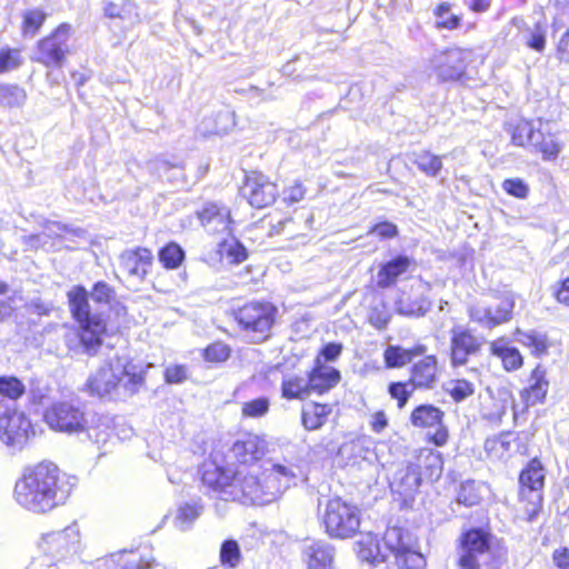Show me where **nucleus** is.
I'll return each instance as SVG.
<instances>
[{
	"label": "nucleus",
	"mask_w": 569,
	"mask_h": 569,
	"mask_svg": "<svg viewBox=\"0 0 569 569\" xmlns=\"http://www.w3.org/2000/svg\"><path fill=\"white\" fill-rule=\"evenodd\" d=\"M70 496V486L61 479L59 468L41 462L26 470L14 485V501L23 509L44 513L63 505Z\"/></svg>",
	"instance_id": "f257e3e1"
},
{
	"label": "nucleus",
	"mask_w": 569,
	"mask_h": 569,
	"mask_svg": "<svg viewBox=\"0 0 569 569\" xmlns=\"http://www.w3.org/2000/svg\"><path fill=\"white\" fill-rule=\"evenodd\" d=\"M70 311L79 325L76 340H69L68 347L76 353L94 356L102 345L107 331L106 319L101 311H92L88 292L83 287H73L68 292Z\"/></svg>",
	"instance_id": "f03ea898"
},
{
	"label": "nucleus",
	"mask_w": 569,
	"mask_h": 569,
	"mask_svg": "<svg viewBox=\"0 0 569 569\" xmlns=\"http://www.w3.org/2000/svg\"><path fill=\"white\" fill-rule=\"evenodd\" d=\"M260 468L238 467L232 471L231 481L226 489L227 499L243 505H267L273 501L264 478H259Z\"/></svg>",
	"instance_id": "7ed1b4c3"
},
{
	"label": "nucleus",
	"mask_w": 569,
	"mask_h": 569,
	"mask_svg": "<svg viewBox=\"0 0 569 569\" xmlns=\"http://www.w3.org/2000/svg\"><path fill=\"white\" fill-rule=\"evenodd\" d=\"M44 420L56 431L70 435L88 431V437L97 443H106L109 439L107 429L101 431L88 429L84 412L68 401L57 402L48 408L44 413Z\"/></svg>",
	"instance_id": "20e7f679"
},
{
	"label": "nucleus",
	"mask_w": 569,
	"mask_h": 569,
	"mask_svg": "<svg viewBox=\"0 0 569 569\" xmlns=\"http://www.w3.org/2000/svg\"><path fill=\"white\" fill-rule=\"evenodd\" d=\"M380 540L388 563L395 565L399 569H421L425 567L426 560L415 549L416 542L409 532L399 527H391L386 530Z\"/></svg>",
	"instance_id": "39448f33"
},
{
	"label": "nucleus",
	"mask_w": 569,
	"mask_h": 569,
	"mask_svg": "<svg viewBox=\"0 0 569 569\" xmlns=\"http://www.w3.org/2000/svg\"><path fill=\"white\" fill-rule=\"evenodd\" d=\"M277 309L269 302H250L239 308L236 320L252 342L269 337Z\"/></svg>",
	"instance_id": "423d86ee"
},
{
	"label": "nucleus",
	"mask_w": 569,
	"mask_h": 569,
	"mask_svg": "<svg viewBox=\"0 0 569 569\" xmlns=\"http://www.w3.org/2000/svg\"><path fill=\"white\" fill-rule=\"evenodd\" d=\"M322 522L329 536L346 539L352 537L360 527L359 510L340 498L330 499Z\"/></svg>",
	"instance_id": "0eeeda50"
},
{
	"label": "nucleus",
	"mask_w": 569,
	"mask_h": 569,
	"mask_svg": "<svg viewBox=\"0 0 569 569\" xmlns=\"http://www.w3.org/2000/svg\"><path fill=\"white\" fill-rule=\"evenodd\" d=\"M80 540V528L77 523H72L62 530L42 535L38 541V549L52 563H56L77 553Z\"/></svg>",
	"instance_id": "6e6552de"
},
{
	"label": "nucleus",
	"mask_w": 569,
	"mask_h": 569,
	"mask_svg": "<svg viewBox=\"0 0 569 569\" xmlns=\"http://www.w3.org/2000/svg\"><path fill=\"white\" fill-rule=\"evenodd\" d=\"M490 533L471 529L461 539L458 566L461 569H481L491 559Z\"/></svg>",
	"instance_id": "1a4fd4ad"
},
{
	"label": "nucleus",
	"mask_w": 569,
	"mask_h": 569,
	"mask_svg": "<svg viewBox=\"0 0 569 569\" xmlns=\"http://www.w3.org/2000/svg\"><path fill=\"white\" fill-rule=\"evenodd\" d=\"M34 436L30 419L21 411H7L0 417V440L12 452L21 451Z\"/></svg>",
	"instance_id": "9d476101"
},
{
	"label": "nucleus",
	"mask_w": 569,
	"mask_h": 569,
	"mask_svg": "<svg viewBox=\"0 0 569 569\" xmlns=\"http://www.w3.org/2000/svg\"><path fill=\"white\" fill-rule=\"evenodd\" d=\"M471 59L472 51L468 49L451 48L437 51L429 60V69L442 81L458 80Z\"/></svg>",
	"instance_id": "9b49d317"
},
{
	"label": "nucleus",
	"mask_w": 569,
	"mask_h": 569,
	"mask_svg": "<svg viewBox=\"0 0 569 569\" xmlns=\"http://www.w3.org/2000/svg\"><path fill=\"white\" fill-rule=\"evenodd\" d=\"M70 26L61 24L49 37L38 42L33 60L46 67L59 68L69 52Z\"/></svg>",
	"instance_id": "f8f14e48"
},
{
	"label": "nucleus",
	"mask_w": 569,
	"mask_h": 569,
	"mask_svg": "<svg viewBox=\"0 0 569 569\" xmlns=\"http://www.w3.org/2000/svg\"><path fill=\"white\" fill-rule=\"evenodd\" d=\"M241 192L256 208L270 206L278 196L277 186L260 172H251L247 176Z\"/></svg>",
	"instance_id": "ddd939ff"
},
{
	"label": "nucleus",
	"mask_w": 569,
	"mask_h": 569,
	"mask_svg": "<svg viewBox=\"0 0 569 569\" xmlns=\"http://www.w3.org/2000/svg\"><path fill=\"white\" fill-rule=\"evenodd\" d=\"M153 263V254L150 249L138 247L126 250L120 254V268L129 280L142 282Z\"/></svg>",
	"instance_id": "4468645a"
},
{
	"label": "nucleus",
	"mask_w": 569,
	"mask_h": 569,
	"mask_svg": "<svg viewBox=\"0 0 569 569\" xmlns=\"http://www.w3.org/2000/svg\"><path fill=\"white\" fill-rule=\"evenodd\" d=\"M231 452L240 467L259 468L256 462L266 453V441L257 435L248 433L233 443Z\"/></svg>",
	"instance_id": "2eb2a0df"
},
{
	"label": "nucleus",
	"mask_w": 569,
	"mask_h": 569,
	"mask_svg": "<svg viewBox=\"0 0 569 569\" xmlns=\"http://www.w3.org/2000/svg\"><path fill=\"white\" fill-rule=\"evenodd\" d=\"M269 465L270 467H266L261 476L268 482L273 500H276L284 490L296 483L298 468L286 463Z\"/></svg>",
	"instance_id": "dca6fc26"
},
{
	"label": "nucleus",
	"mask_w": 569,
	"mask_h": 569,
	"mask_svg": "<svg viewBox=\"0 0 569 569\" xmlns=\"http://www.w3.org/2000/svg\"><path fill=\"white\" fill-rule=\"evenodd\" d=\"M199 220L204 229L212 234H230L231 218L230 210L218 203H208L198 213Z\"/></svg>",
	"instance_id": "f3484780"
},
{
	"label": "nucleus",
	"mask_w": 569,
	"mask_h": 569,
	"mask_svg": "<svg viewBox=\"0 0 569 569\" xmlns=\"http://www.w3.org/2000/svg\"><path fill=\"white\" fill-rule=\"evenodd\" d=\"M451 361L453 366H462L468 358L479 351L480 343L471 332L462 327L451 330Z\"/></svg>",
	"instance_id": "a211bd4d"
},
{
	"label": "nucleus",
	"mask_w": 569,
	"mask_h": 569,
	"mask_svg": "<svg viewBox=\"0 0 569 569\" xmlns=\"http://www.w3.org/2000/svg\"><path fill=\"white\" fill-rule=\"evenodd\" d=\"M121 382V377L116 369V361L101 367L88 380V389L92 395L103 397L109 395Z\"/></svg>",
	"instance_id": "6ab92c4d"
},
{
	"label": "nucleus",
	"mask_w": 569,
	"mask_h": 569,
	"mask_svg": "<svg viewBox=\"0 0 569 569\" xmlns=\"http://www.w3.org/2000/svg\"><path fill=\"white\" fill-rule=\"evenodd\" d=\"M549 389V381L547 379V371L538 365L530 373L528 387L521 392V397L527 406H535L547 396Z\"/></svg>",
	"instance_id": "aec40b11"
},
{
	"label": "nucleus",
	"mask_w": 569,
	"mask_h": 569,
	"mask_svg": "<svg viewBox=\"0 0 569 569\" xmlns=\"http://www.w3.org/2000/svg\"><path fill=\"white\" fill-rule=\"evenodd\" d=\"M303 557L309 569H331L333 549L326 542L312 541L305 546Z\"/></svg>",
	"instance_id": "412c9836"
},
{
	"label": "nucleus",
	"mask_w": 569,
	"mask_h": 569,
	"mask_svg": "<svg viewBox=\"0 0 569 569\" xmlns=\"http://www.w3.org/2000/svg\"><path fill=\"white\" fill-rule=\"evenodd\" d=\"M490 351L498 357L507 371H515L522 367L523 358L520 351L510 346L506 338H499L490 343Z\"/></svg>",
	"instance_id": "4be33fe9"
},
{
	"label": "nucleus",
	"mask_w": 569,
	"mask_h": 569,
	"mask_svg": "<svg viewBox=\"0 0 569 569\" xmlns=\"http://www.w3.org/2000/svg\"><path fill=\"white\" fill-rule=\"evenodd\" d=\"M232 471L223 470L212 463L204 465L202 471V483L211 489L213 492L219 493L222 500L227 499L226 489L231 481Z\"/></svg>",
	"instance_id": "5701e85b"
},
{
	"label": "nucleus",
	"mask_w": 569,
	"mask_h": 569,
	"mask_svg": "<svg viewBox=\"0 0 569 569\" xmlns=\"http://www.w3.org/2000/svg\"><path fill=\"white\" fill-rule=\"evenodd\" d=\"M437 377V360L427 356L417 362L411 370V385L417 388H432Z\"/></svg>",
	"instance_id": "b1692460"
},
{
	"label": "nucleus",
	"mask_w": 569,
	"mask_h": 569,
	"mask_svg": "<svg viewBox=\"0 0 569 569\" xmlns=\"http://www.w3.org/2000/svg\"><path fill=\"white\" fill-rule=\"evenodd\" d=\"M545 468L538 459H532L527 467L521 471L519 481L523 488L536 492L537 499H541L539 491L545 485Z\"/></svg>",
	"instance_id": "393cba45"
},
{
	"label": "nucleus",
	"mask_w": 569,
	"mask_h": 569,
	"mask_svg": "<svg viewBox=\"0 0 569 569\" xmlns=\"http://www.w3.org/2000/svg\"><path fill=\"white\" fill-rule=\"evenodd\" d=\"M410 266V259L399 256L382 266L377 274V284L380 288H389L396 283L399 276L405 273Z\"/></svg>",
	"instance_id": "a878e982"
},
{
	"label": "nucleus",
	"mask_w": 569,
	"mask_h": 569,
	"mask_svg": "<svg viewBox=\"0 0 569 569\" xmlns=\"http://www.w3.org/2000/svg\"><path fill=\"white\" fill-rule=\"evenodd\" d=\"M340 380V373L332 367H318L309 376L311 392L323 393L335 387Z\"/></svg>",
	"instance_id": "bb28decb"
},
{
	"label": "nucleus",
	"mask_w": 569,
	"mask_h": 569,
	"mask_svg": "<svg viewBox=\"0 0 569 569\" xmlns=\"http://www.w3.org/2000/svg\"><path fill=\"white\" fill-rule=\"evenodd\" d=\"M516 340L523 347L529 348L536 357L546 356L550 348L547 335L537 330L522 331L517 329Z\"/></svg>",
	"instance_id": "cd10ccee"
},
{
	"label": "nucleus",
	"mask_w": 569,
	"mask_h": 569,
	"mask_svg": "<svg viewBox=\"0 0 569 569\" xmlns=\"http://www.w3.org/2000/svg\"><path fill=\"white\" fill-rule=\"evenodd\" d=\"M490 492L485 482L467 480L460 485L457 501L467 507L479 505L481 500Z\"/></svg>",
	"instance_id": "c85d7f7f"
},
{
	"label": "nucleus",
	"mask_w": 569,
	"mask_h": 569,
	"mask_svg": "<svg viewBox=\"0 0 569 569\" xmlns=\"http://www.w3.org/2000/svg\"><path fill=\"white\" fill-rule=\"evenodd\" d=\"M443 412L432 405L418 406L410 416L412 426L417 428H432L441 425Z\"/></svg>",
	"instance_id": "c756f323"
},
{
	"label": "nucleus",
	"mask_w": 569,
	"mask_h": 569,
	"mask_svg": "<svg viewBox=\"0 0 569 569\" xmlns=\"http://www.w3.org/2000/svg\"><path fill=\"white\" fill-rule=\"evenodd\" d=\"M330 413L331 407L328 405L308 403L302 409V425L309 431L318 430L326 423Z\"/></svg>",
	"instance_id": "7c9ffc66"
},
{
	"label": "nucleus",
	"mask_w": 569,
	"mask_h": 569,
	"mask_svg": "<svg viewBox=\"0 0 569 569\" xmlns=\"http://www.w3.org/2000/svg\"><path fill=\"white\" fill-rule=\"evenodd\" d=\"M359 558L372 565L388 562L381 540L377 537L367 536L359 541Z\"/></svg>",
	"instance_id": "2f4dec72"
},
{
	"label": "nucleus",
	"mask_w": 569,
	"mask_h": 569,
	"mask_svg": "<svg viewBox=\"0 0 569 569\" xmlns=\"http://www.w3.org/2000/svg\"><path fill=\"white\" fill-rule=\"evenodd\" d=\"M490 307L491 328L508 322L512 318L515 308V295L508 292L503 295L498 301L488 305Z\"/></svg>",
	"instance_id": "473e14b6"
},
{
	"label": "nucleus",
	"mask_w": 569,
	"mask_h": 569,
	"mask_svg": "<svg viewBox=\"0 0 569 569\" xmlns=\"http://www.w3.org/2000/svg\"><path fill=\"white\" fill-rule=\"evenodd\" d=\"M116 369L121 377V382L124 388L130 392H136L144 381L142 370H137V367L124 359H116Z\"/></svg>",
	"instance_id": "72a5a7b5"
},
{
	"label": "nucleus",
	"mask_w": 569,
	"mask_h": 569,
	"mask_svg": "<svg viewBox=\"0 0 569 569\" xmlns=\"http://www.w3.org/2000/svg\"><path fill=\"white\" fill-rule=\"evenodd\" d=\"M423 352L425 348L421 346L415 349L389 346L383 352V359L387 368H401L409 363L415 356Z\"/></svg>",
	"instance_id": "f704fd0d"
},
{
	"label": "nucleus",
	"mask_w": 569,
	"mask_h": 569,
	"mask_svg": "<svg viewBox=\"0 0 569 569\" xmlns=\"http://www.w3.org/2000/svg\"><path fill=\"white\" fill-rule=\"evenodd\" d=\"M311 393L308 379L289 376L282 380L281 395L286 399H305Z\"/></svg>",
	"instance_id": "c9c22d12"
},
{
	"label": "nucleus",
	"mask_w": 569,
	"mask_h": 569,
	"mask_svg": "<svg viewBox=\"0 0 569 569\" xmlns=\"http://www.w3.org/2000/svg\"><path fill=\"white\" fill-rule=\"evenodd\" d=\"M232 126L233 119L231 113L229 111H220L217 113L212 123L210 120H202L199 126V131L203 136L224 134Z\"/></svg>",
	"instance_id": "e433bc0d"
},
{
	"label": "nucleus",
	"mask_w": 569,
	"mask_h": 569,
	"mask_svg": "<svg viewBox=\"0 0 569 569\" xmlns=\"http://www.w3.org/2000/svg\"><path fill=\"white\" fill-rule=\"evenodd\" d=\"M540 137V129H536L529 121H520L512 131V142L516 146H532Z\"/></svg>",
	"instance_id": "4c0bfd02"
},
{
	"label": "nucleus",
	"mask_w": 569,
	"mask_h": 569,
	"mask_svg": "<svg viewBox=\"0 0 569 569\" xmlns=\"http://www.w3.org/2000/svg\"><path fill=\"white\" fill-rule=\"evenodd\" d=\"M86 232L82 229H73L56 221L48 222L44 226L42 234L37 236L38 239L43 237L57 238L61 240H71L72 237L83 238Z\"/></svg>",
	"instance_id": "58836bf2"
},
{
	"label": "nucleus",
	"mask_w": 569,
	"mask_h": 569,
	"mask_svg": "<svg viewBox=\"0 0 569 569\" xmlns=\"http://www.w3.org/2000/svg\"><path fill=\"white\" fill-rule=\"evenodd\" d=\"M511 433H501L485 441V450L492 459H502L510 451Z\"/></svg>",
	"instance_id": "ea45409f"
},
{
	"label": "nucleus",
	"mask_w": 569,
	"mask_h": 569,
	"mask_svg": "<svg viewBox=\"0 0 569 569\" xmlns=\"http://www.w3.org/2000/svg\"><path fill=\"white\" fill-rule=\"evenodd\" d=\"M118 563L117 569H163L159 563L154 561H144L133 552L122 551L118 555H113L112 558Z\"/></svg>",
	"instance_id": "a19ab883"
},
{
	"label": "nucleus",
	"mask_w": 569,
	"mask_h": 569,
	"mask_svg": "<svg viewBox=\"0 0 569 569\" xmlns=\"http://www.w3.org/2000/svg\"><path fill=\"white\" fill-rule=\"evenodd\" d=\"M219 247L221 257L229 263L238 264L247 259L246 248L236 238L224 239Z\"/></svg>",
	"instance_id": "79ce46f5"
},
{
	"label": "nucleus",
	"mask_w": 569,
	"mask_h": 569,
	"mask_svg": "<svg viewBox=\"0 0 569 569\" xmlns=\"http://www.w3.org/2000/svg\"><path fill=\"white\" fill-rule=\"evenodd\" d=\"M103 13L108 18L128 19L132 23L140 22V17L137 12V8L131 2H126L121 7L113 2H106L103 6Z\"/></svg>",
	"instance_id": "37998d69"
},
{
	"label": "nucleus",
	"mask_w": 569,
	"mask_h": 569,
	"mask_svg": "<svg viewBox=\"0 0 569 569\" xmlns=\"http://www.w3.org/2000/svg\"><path fill=\"white\" fill-rule=\"evenodd\" d=\"M27 99L26 91L17 84L0 83V104L20 107Z\"/></svg>",
	"instance_id": "c03bdc74"
},
{
	"label": "nucleus",
	"mask_w": 569,
	"mask_h": 569,
	"mask_svg": "<svg viewBox=\"0 0 569 569\" xmlns=\"http://www.w3.org/2000/svg\"><path fill=\"white\" fill-rule=\"evenodd\" d=\"M220 562L228 568H237L241 560V551L239 543L233 539H228L222 542L219 553Z\"/></svg>",
	"instance_id": "a18cd8bd"
},
{
	"label": "nucleus",
	"mask_w": 569,
	"mask_h": 569,
	"mask_svg": "<svg viewBox=\"0 0 569 569\" xmlns=\"http://www.w3.org/2000/svg\"><path fill=\"white\" fill-rule=\"evenodd\" d=\"M184 258V252L174 242L168 243L159 251V261L167 269H177Z\"/></svg>",
	"instance_id": "49530a36"
},
{
	"label": "nucleus",
	"mask_w": 569,
	"mask_h": 569,
	"mask_svg": "<svg viewBox=\"0 0 569 569\" xmlns=\"http://www.w3.org/2000/svg\"><path fill=\"white\" fill-rule=\"evenodd\" d=\"M413 162L422 172L430 177H436L442 168L441 158L428 151L416 154Z\"/></svg>",
	"instance_id": "de8ad7c7"
},
{
	"label": "nucleus",
	"mask_w": 569,
	"mask_h": 569,
	"mask_svg": "<svg viewBox=\"0 0 569 569\" xmlns=\"http://www.w3.org/2000/svg\"><path fill=\"white\" fill-rule=\"evenodd\" d=\"M399 480L405 495L416 491L421 483L419 468L415 465L407 466L405 470L399 472Z\"/></svg>",
	"instance_id": "09e8293b"
},
{
	"label": "nucleus",
	"mask_w": 569,
	"mask_h": 569,
	"mask_svg": "<svg viewBox=\"0 0 569 569\" xmlns=\"http://www.w3.org/2000/svg\"><path fill=\"white\" fill-rule=\"evenodd\" d=\"M201 507L197 505H184L179 508L174 518V526L180 531H186L190 528L192 522L200 516Z\"/></svg>",
	"instance_id": "8fccbe9b"
},
{
	"label": "nucleus",
	"mask_w": 569,
	"mask_h": 569,
	"mask_svg": "<svg viewBox=\"0 0 569 569\" xmlns=\"http://www.w3.org/2000/svg\"><path fill=\"white\" fill-rule=\"evenodd\" d=\"M447 391L455 401H462L475 393L476 385L467 379H455L448 382Z\"/></svg>",
	"instance_id": "3c124183"
},
{
	"label": "nucleus",
	"mask_w": 569,
	"mask_h": 569,
	"mask_svg": "<svg viewBox=\"0 0 569 569\" xmlns=\"http://www.w3.org/2000/svg\"><path fill=\"white\" fill-rule=\"evenodd\" d=\"M532 147L540 151L545 159H553L561 151L559 141L552 134L546 136L541 130L538 141L533 142Z\"/></svg>",
	"instance_id": "603ef678"
},
{
	"label": "nucleus",
	"mask_w": 569,
	"mask_h": 569,
	"mask_svg": "<svg viewBox=\"0 0 569 569\" xmlns=\"http://www.w3.org/2000/svg\"><path fill=\"white\" fill-rule=\"evenodd\" d=\"M270 401L266 397H260L242 403L241 413L244 418H262L269 412Z\"/></svg>",
	"instance_id": "864d4df0"
},
{
	"label": "nucleus",
	"mask_w": 569,
	"mask_h": 569,
	"mask_svg": "<svg viewBox=\"0 0 569 569\" xmlns=\"http://www.w3.org/2000/svg\"><path fill=\"white\" fill-rule=\"evenodd\" d=\"M468 315L471 321L483 328L492 329L490 320V307H488V303L479 301L471 305L468 309Z\"/></svg>",
	"instance_id": "5fc2aeb1"
},
{
	"label": "nucleus",
	"mask_w": 569,
	"mask_h": 569,
	"mask_svg": "<svg viewBox=\"0 0 569 569\" xmlns=\"http://www.w3.org/2000/svg\"><path fill=\"white\" fill-rule=\"evenodd\" d=\"M24 393L23 383L16 377H0V395L9 399H18Z\"/></svg>",
	"instance_id": "6e6d98bb"
},
{
	"label": "nucleus",
	"mask_w": 569,
	"mask_h": 569,
	"mask_svg": "<svg viewBox=\"0 0 569 569\" xmlns=\"http://www.w3.org/2000/svg\"><path fill=\"white\" fill-rule=\"evenodd\" d=\"M415 387L411 385L410 381L408 382H391L389 385L388 391L391 396V398L396 399L398 401V407L402 409L412 392L415 391Z\"/></svg>",
	"instance_id": "4d7b16f0"
},
{
	"label": "nucleus",
	"mask_w": 569,
	"mask_h": 569,
	"mask_svg": "<svg viewBox=\"0 0 569 569\" xmlns=\"http://www.w3.org/2000/svg\"><path fill=\"white\" fill-rule=\"evenodd\" d=\"M46 14L40 10H29L23 14L22 30L24 36L33 37L44 22Z\"/></svg>",
	"instance_id": "13d9d810"
},
{
	"label": "nucleus",
	"mask_w": 569,
	"mask_h": 569,
	"mask_svg": "<svg viewBox=\"0 0 569 569\" xmlns=\"http://www.w3.org/2000/svg\"><path fill=\"white\" fill-rule=\"evenodd\" d=\"M546 34L547 27L545 23L537 22L533 28L529 31V36L526 40V44L538 51L542 52L546 48Z\"/></svg>",
	"instance_id": "bf43d9fd"
},
{
	"label": "nucleus",
	"mask_w": 569,
	"mask_h": 569,
	"mask_svg": "<svg viewBox=\"0 0 569 569\" xmlns=\"http://www.w3.org/2000/svg\"><path fill=\"white\" fill-rule=\"evenodd\" d=\"M502 189L510 196L516 197L518 199H526L529 193L528 184L519 179H506L502 182Z\"/></svg>",
	"instance_id": "052dcab7"
},
{
	"label": "nucleus",
	"mask_w": 569,
	"mask_h": 569,
	"mask_svg": "<svg viewBox=\"0 0 569 569\" xmlns=\"http://www.w3.org/2000/svg\"><path fill=\"white\" fill-rule=\"evenodd\" d=\"M114 298L113 289L106 282L99 281L94 284L91 299L102 306H108Z\"/></svg>",
	"instance_id": "680f3d73"
},
{
	"label": "nucleus",
	"mask_w": 569,
	"mask_h": 569,
	"mask_svg": "<svg viewBox=\"0 0 569 569\" xmlns=\"http://www.w3.org/2000/svg\"><path fill=\"white\" fill-rule=\"evenodd\" d=\"M21 62V56L18 50L0 51V73L17 69Z\"/></svg>",
	"instance_id": "e2e57ef3"
},
{
	"label": "nucleus",
	"mask_w": 569,
	"mask_h": 569,
	"mask_svg": "<svg viewBox=\"0 0 569 569\" xmlns=\"http://www.w3.org/2000/svg\"><path fill=\"white\" fill-rule=\"evenodd\" d=\"M230 356V349L227 345L222 342H217L210 345L204 350V359L211 362H222L226 361Z\"/></svg>",
	"instance_id": "0e129e2a"
},
{
	"label": "nucleus",
	"mask_w": 569,
	"mask_h": 569,
	"mask_svg": "<svg viewBox=\"0 0 569 569\" xmlns=\"http://www.w3.org/2000/svg\"><path fill=\"white\" fill-rule=\"evenodd\" d=\"M438 22L437 26L439 28L446 29H456L459 26V17L455 14H450L449 7L446 4L439 6L437 10Z\"/></svg>",
	"instance_id": "69168bd1"
},
{
	"label": "nucleus",
	"mask_w": 569,
	"mask_h": 569,
	"mask_svg": "<svg viewBox=\"0 0 569 569\" xmlns=\"http://www.w3.org/2000/svg\"><path fill=\"white\" fill-rule=\"evenodd\" d=\"M164 379L168 383H181L187 379V368L181 365L170 366L164 371Z\"/></svg>",
	"instance_id": "338daca9"
},
{
	"label": "nucleus",
	"mask_w": 569,
	"mask_h": 569,
	"mask_svg": "<svg viewBox=\"0 0 569 569\" xmlns=\"http://www.w3.org/2000/svg\"><path fill=\"white\" fill-rule=\"evenodd\" d=\"M553 296L559 303L569 308V278L556 286Z\"/></svg>",
	"instance_id": "774afa93"
}]
</instances>
